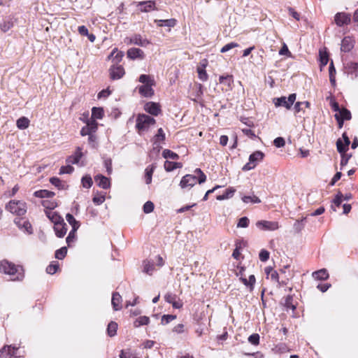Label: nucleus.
I'll return each mask as SVG.
<instances>
[{"instance_id": "obj_1", "label": "nucleus", "mask_w": 358, "mask_h": 358, "mask_svg": "<svg viewBox=\"0 0 358 358\" xmlns=\"http://www.w3.org/2000/svg\"><path fill=\"white\" fill-rule=\"evenodd\" d=\"M195 175L187 174L182 177L180 182L181 188H189L192 187L197 182L199 184L204 182L206 180V176L200 169H196L194 171Z\"/></svg>"}, {"instance_id": "obj_2", "label": "nucleus", "mask_w": 358, "mask_h": 358, "mask_svg": "<svg viewBox=\"0 0 358 358\" xmlns=\"http://www.w3.org/2000/svg\"><path fill=\"white\" fill-rule=\"evenodd\" d=\"M0 271L6 274L13 276V280H20L23 278V274L20 272V271H22V268L17 266L6 260L1 262Z\"/></svg>"}, {"instance_id": "obj_3", "label": "nucleus", "mask_w": 358, "mask_h": 358, "mask_svg": "<svg viewBox=\"0 0 358 358\" xmlns=\"http://www.w3.org/2000/svg\"><path fill=\"white\" fill-rule=\"evenodd\" d=\"M6 210L17 216L25 215L27 210V203L22 200H11L6 206Z\"/></svg>"}, {"instance_id": "obj_4", "label": "nucleus", "mask_w": 358, "mask_h": 358, "mask_svg": "<svg viewBox=\"0 0 358 358\" xmlns=\"http://www.w3.org/2000/svg\"><path fill=\"white\" fill-rule=\"evenodd\" d=\"M155 120L147 115L140 114L136 118V129L140 131H144L147 129L150 124H154Z\"/></svg>"}, {"instance_id": "obj_5", "label": "nucleus", "mask_w": 358, "mask_h": 358, "mask_svg": "<svg viewBox=\"0 0 358 358\" xmlns=\"http://www.w3.org/2000/svg\"><path fill=\"white\" fill-rule=\"evenodd\" d=\"M264 157V154L261 151H255L249 157V162L243 167V171H247L255 169L257 163L261 162Z\"/></svg>"}, {"instance_id": "obj_6", "label": "nucleus", "mask_w": 358, "mask_h": 358, "mask_svg": "<svg viewBox=\"0 0 358 358\" xmlns=\"http://www.w3.org/2000/svg\"><path fill=\"white\" fill-rule=\"evenodd\" d=\"M296 94H291L287 98L285 96L275 98L273 103L276 107L283 106L287 109H290L296 100Z\"/></svg>"}, {"instance_id": "obj_7", "label": "nucleus", "mask_w": 358, "mask_h": 358, "mask_svg": "<svg viewBox=\"0 0 358 358\" xmlns=\"http://www.w3.org/2000/svg\"><path fill=\"white\" fill-rule=\"evenodd\" d=\"M18 348L12 345H6L0 350V358H16L20 357L17 354Z\"/></svg>"}, {"instance_id": "obj_8", "label": "nucleus", "mask_w": 358, "mask_h": 358, "mask_svg": "<svg viewBox=\"0 0 358 358\" xmlns=\"http://www.w3.org/2000/svg\"><path fill=\"white\" fill-rule=\"evenodd\" d=\"M256 226L264 231H275L279 228L278 223L274 221L260 220L257 222Z\"/></svg>"}, {"instance_id": "obj_9", "label": "nucleus", "mask_w": 358, "mask_h": 358, "mask_svg": "<svg viewBox=\"0 0 358 358\" xmlns=\"http://www.w3.org/2000/svg\"><path fill=\"white\" fill-rule=\"evenodd\" d=\"M137 7L141 12L148 13L151 10H157L155 1H139Z\"/></svg>"}, {"instance_id": "obj_10", "label": "nucleus", "mask_w": 358, "mask_h": 358, "mask_svg": "<svg viewBox=\"0 0 358 358\" xmlns=\"http://www.w3.org/2000/svg\"><path fill=\"white\" fill-rule=\"evenodd\" d=\"M336 24L338 27L348 24L350 22V15L346 13H338L334 17Z\"/></svg>"}, {"instance_id": "obj_11", "label": "nucleus", "mask_w": 358, "mask_h": 358, "mask_svg": "<svg viewBox=\"0 0 358 358\" xmlns=\"http://www.w3.org/2000/svg\"><path fill=\"white\" fill-rule=\"evenodd\" d=\"M110 78L117 80L121 78L125 73L124 69L122 66L113 64L109 69Z\"/></svg>"}, {"instance_id": "obj_12", "label": "nucleus", "mask_w": 358, "mask_h": 358, "mask_svg": "<svg viewBox=\"0 0 358 358\" xmlns=\"http://www.w3.org/2000/svg\"><path fill=\"white\" fill-rule=\"evenodd\" d=\"M14 222L18 227L19 229L24 230L28 234L32 233L31 224L28 220L15 218L14 220Z\"/></svg>"}, {"instance_id": "obj_13", "label": "nucleus", "mask_w": 358, "mask_h": 358, "mask_svg": "<svg viewBox=\"0 0 358 358\" xmlns=\"http://www.w3.org/2000/svg\"><path fill=\"white\" fill-rule=\"evenodd\" d=\"M97 185L103 189H107L110 187V179L103 175L99 174L94 177Z\"/></svg>"}, {"instance_id": "obj_14", "label": "nucleus", "mask_w": 358, "mask_h": 358, "mask_svg": "<svg viewBox=\"0 0 358 358\" xmlns=\"http://www.w3.org/2000/svg\"><path fill=\"white\" fill-rule=\"evenodd\" d=\"M129 43L141 47H145L150 44V41L146 38H143L140 34H134L132 36L129 38Z\"/></svg>"}, {"instance_id": "obj_15", "label": "nucleus", "mask_w": 358, "mask_h": 358, "mask_svg": "<svg viewBox=\"0 0 358 358\" xmlns=\"http://www.w3.org/2000/svg\"><path fill=\"white\" fill-rule=\"evenodd\" d=\"M54 230L55 234L59 238H62L66 234L67 227L66 224L64 222V220H61L60 223H55L54 226Z\"/></svg>"}, {"instance_id": "obj_16", "label": "nucleus", "mask_w": 358, "mask_h": 358, "mask_svg": "<svg viewBox=\"0 0 358 358\" xmlns=\"http://www.w3.org/2000/svg\"><path fill=\"white\" fill-rule=\"evenodd\" d=\"M127 57L131 59H143L144 57V52L142 50L136 48H129L127 50Z\"/></svg>"}, {"instance_id": "obj_17", "label": "nucleus", "mask_w": 358, "mask_h": 358, "mask_svg": "<svg viewBox=\"0 0 358 358\" xmlns=\"http://www.w3.org/2000/svg\"><path fill=\"white\" fill-rule=\"evenodd\" d=\"M83 157V152L80 148H77L75 153L69 156L66 159V163L69 164H76L79 162L80 159Z\"/></svg>"}, {"instance_id": "obj_18", "label": "nucleus", "mask_w": 358, "mask_h": 358, "mask_svg": "<svg viewBox=\"0 0 358 358\" xmlns=\"http://www.w3.org/2000/svg\"><path fill=\"white\" fill-rule=\"evenodd\" d=\"M124 56V52L122 51H117V48H115L111 53L108 55V59H112V62L115 65H117L121 62Z\"/></svg>"}, {"instance_id": "obj_19", "label": "nucleus", "mask_w": 358, "mask_h": 358, "mask_svg": "<svg viewBox=\"0 0 358 358\" xmlns=\"http://www.w3.org/2000/svg\"><path fill=\"white\" fill-rule=\"evenodd\" d=\"M145 110L152 115H157L160 112L159 106L154 102H148L145 105Z\"/></svg>"}, {"instance_id": "obj_20", "label": "nucleus", "mask_w": 358, "mask_h": 358, "mask_svg": "<svg viewBox=\"0 0 358 358\" xmlns=\"http://www.w3.org/2000/svg\"><path fill=\"white\" fill-rule=\"evenodd\" d=\"M154 22L157 24L158 27H169V29L172 27H174L177 22L176 20L174 18L168 20H155Z\"/></svg>"}, {"instance_id": "obj_21", "label": "nucleus", "mask_w": 358, "mask_h": 358, "mask_svg": "<svg viewBox=\"0 0 358 358\" xmlns=\"http://www.w3.org/2000/svg\"><path fill=\"white\" fill-rule=\"evenodd\" d=\"M354 47V43L350 37H345L341 41V50L342 52H348Z\"/></svg>"}, {"instance_id": "obj_22", "label": "nucleus", "mask_w": 358, "mask_h": 358, "mask_svg": "<svg viewBox=\"0 0 358 358\" xmlns=\"http://www.w3.org/2000/svg\"><path fill=\"white\" fill-rule=\"evenodd\" d=\"M122 296L118 292L113 294L111 303L114 310H119L122 308Z\"/></svg>"}, {"instance_id": "obj_23", "label": "nucleus", "mask_w": 358, "mask_h": 358, "mask_svg": "<svg viewBox=\"0 0 358 358\" xmlns=\"http://www.w3.org/2000/svg\"><path fill=\"white\" fill-rule=\"evenodd\" d=\"M153 85L149 84V85H143L139 87V93L145 97H150L154 94V90L152 88V86Z\"/></svg>"}, {"instance_id": "obj_24", "label": "nucleus", "mask_w": 358, "mask_h": 358, "mask_svg": "<svg viewBox=\"0 0 358 358\" xmlns=\"http://www.w3.org/2000/svg\"><path fill=\"white\" fill-rule=\"evenodd\" d=\"M157 166L155 164H152L146 167L145 170V183L149 185L152 182V174L156 169Z\"/></svg>"}, {"instance_id": "obj_25", "label": "nucleus", "mask_w": 358, "mask_h": 358, "mask_svg": "<svg viewBox=\"0 0 358 358\" xmlns=\"http://www.w3.org/2000/svg\"><path fill=\"white\" fill-rule=\"evenodd\" d=\"M154 145L156 147L160 148V142H163L165 140V134L162 128H159L157 131V134L155 136Z\"/></svg>"}, {"instance_id": "obj_26", "label": "nucleus", "mask_w": 358, "mask_h": 358, "mask_svg": "<svg viewBox=\"0 0 358 358\" xmlns=\"http://www.w3.org/2000/svg\"><path fill=\"white\" fill-rule=\"evenodd\" d=\"M313 277L317 280H327L329 278V273L325 268L320 269L319 271L313 273Z\"/></svg>"}, {"instance_id": "obj_27", "label": "nucleus", "mask_w": 358, "mask_h": 358, "mask_svg": "<svg viewBox=\"0 0 358 358\" xmlns=\"http://www.w3.org/2000/svg\"><path fill=\"white\" fill-rule=\"evenodd\" d=\"M235 192H236L235 188L229 187L226 189L225 192L223 194L217 196L216 199H217V200H219V201H222L224 199H230L234 196Z\"/></svg>"}, {"instance_id": "obj_28", "label": "nucleus", "mask_w": 358, "mask_h": 358, "mask_svg": "<svg viewBox=\"0 0 358 358\" xmlns=\"http://www.w3.org/2000/svg\"><path fill=\"white\" fill-rule=\"evenodd\" d=\"M320 63L321 69L325 66L329 62V55L326 50H320L319 51Z\"/></svg>"}, {"instance_id": "obj_29", "label": "nucleus", "mask_w": 358, "mask_h": 358, "mask_svg": "<svg viewBox=\"0 0 358 358\" xmlns=\"http://www.w3.org/2000/svg\"><path fill=\"white\" fill-rule=\"evenodd\" d=\"M164 169L166 171L170 172L178 168L182 167V164L179 162H173L170 161H165L164 162Z\"/></svg>"}, {"instance_id": "obj_30", "label": "nucleus", "mask_w": 358, "mask_h": 358, "mask_svg": "<svg viewBox=\"0 0 358 358\" xmlns=\"http://www.w3.org/2000/svg\"><path fill=\"white\" fill-rule=\"evenodd\" d=\"M55 195L53 192L47 190V189H41L38 191H36L34 192V196L38 198H51Z\"/></svg>"}, {"instance_id": "obj_31", "label": "nucleus", "mask_w": 358, "mask_h": 358, "mask_svg": "<svg viewBox=\"0 0 358 358\" xmlns=\"http://www.w3.org/2000/svg\"><path fill=\"white\" fill-rule=\"evenodd\" d=\"M143 272L146 273L148 275H152L153 271H155L154 263L151 262L150 260H145L143 262Z\"/></svg>"}, {"instance_id": "obj_32", "label": "nucleus", "mask_w": 358, "mask_h": 358, "mask_svg": "<svg viewBox=\"0 0 358 358\" xmlns=\"http://www.w3.org/2000/svg\"><path fill=\"white\" fill-rule=\"evenodd\" d=\"M219 81L221 84L224 85L229 88H231V84L233 83V77L232 76L227 75V76H220Z\"/></svg>"}, {"instance_id": "obj_33", "label": "nucleus", "mask_w": 358, "mask_h": 358, "mask_svg": "<svg viewBox=\"0 0 358 358\" xmlns=\"http://www.w3.org/2000/svg\"><path fill=\"white\" fill-rule=\"evenodd\" d=\"M16 124L20 129H24L29 127V120L25 117H22L17 120Z\"/></svg>"}, {"instance_id": "obj_34", "label": "nucleus", "mask_w": 358, "mask_h": 358, "mask_svg": "<svg viewBox=\"0 0 358 358\" xmlns=\"http://www.w3.org/2000/svg\"><path fill=\"white\" fill-rule=\"evenodd\" d=\"M329 80L331 84L334 86L336 85V69L334 66L333 61L331 62L329 67Z\"/></svg>"}, {"instance_id": "obj_35", "label": "nucleus", "mask_w": 358, "mask_h": 358, "mask_svg": "<svg viewBox=\"0 0 358 358\" xmlns=\"http://www.w3.org/2000/svg\"><path fill=\"white\" fill-rule=\"evenodd\" d=\"M103 115V110L101 108L94 107L92 110V120L101 119Z\"/></svg>"}, {"instance_id": "obj_36", "label": "nucleus", "mask_w": 358, "mask_h": 358, "mask_svg": "<svg viewBox=\"0 0 358 358\" xmlns=\"http://www.w3.org/2000/svg\"><path fill=\"white\" fill-rule=\"evenodd\" d=\"M66 221L72 226V228H73L74 230H77L79 228V222L74 218V217L71 214H66Z\"/></svg>"}, {"instance_id": "obj_37", "label": "nucleus", "mask_w": 358, "mask_h": 358, "mask_svg": "<svg viewBox=\"0 0 358 358\" xmlns=\"http://www.w3.org/2000/svg\"><path fill=\"white\" fill-rule=\"evenodd\" d=\"M150 322V319L147 316H141L134 322V327H138L142 325H146Z\"/></svg>"}, {"instance_id": "obj_38", "label": "nucleus", "mask_w": 358, "mask_h": 358, "mask_svg": "<svg viewBox=\"0 0 358 358\" xmlns=\"http://www.w3.org/2000/svg\"><path fill=\"white\" fill-rule=\"evenodd\" d=\"M139 82L143 83L144 85H155V80L151 78L149 75L142 74L140 76Z\"/></svg>"}, {"instance_id": "obj_39", "label": "nucleus", "mask_w": 358, "mask_h": 358, "mask_svg": "<svg viewBox=\"0 0 358 358\" xmlns=\"http://www.w3.org/2000/svg\"><path fill=\"white\" fill-rule=\"evenodd\" d=\"M242 201L245 203H259L261 200L255 195L253 196H244L242 197Z\"/></svg>"}, {"instance_id": "obj_40", "label": "nucleus", "mask_w": 358, "mask_h": 358, "mask_svg": "<svg viewBox=\"0 0 358 358\" xmlns=\"http://www.w3.org/2000/svg\"><path fill=\"white\" fill-rule=\"evenodd\" d=\"M162 156L165 159H178L179 158L178 154L168 149L163 151Z\"/></svg>"}, {"instance_id": "obj_41", "label": "nucleus", "mask_w": 358, "mask_h": 358, "mask_svg": "<svg viewBox=\"0 0 358 358\" xmlns=\"http://www.w3.org/2000/svg\"><path fill=\"white\" fill-rule=\"evenodd\" d=\"M117 324L115 322H111L108 324L107 331L109 336L112 337L116 334Z\"/></svg>"}, {"instance_id": "obj_42", "label": "nucleus", "mask_w": 358, "mask_h": 358, "mask_svg": "<svg viewBox=\"0 0 358 358\" xmlns=\"http://www.w3.org/2000/svg\"><path fill=\"white\" fill-rule=\"evenodd\" d=\"M284 306L287 309H292V310L296 309V306L293 303V297L291 295H288L285 299Z\"/></svg>"}, {"instance_id": "obj_43", "label": "nucleus", "mask_w": 358, "mask_h": 358, "mask_svg": "<svg viewBox=\"0 0 358 358\" xmlns=\"http://www.w3.org/2000/svg\"><path fill=\"white\" fill-rule=\"evenodd\" d=\"M81 182L83 187L85 188H90L93 184V181L90 176H83Z\"/></svg>"}, {"instance_id": "obj_44", "label": "nucleus", "mask_w": 358, "mask_h": 358, "mask_svg": "<svg viewBox=\"0 0 358 358\" xmlns=\"http://www.w3.org/2000/svg\"><path fill=\"white\" fill-rule=\"evenodd\" d=\"M88 144L92 148H96L98 147L97 137L95 134L88 136Z\"/></svg>"}, {"instance_id": "obj_45", "label": "nucleus", "mask_w": 358, "mask_h": 358, "mask_svg": "<svg viewBox=\"0 0 358 358\" xmlns=\"http://www.w3.org/2000/svg\"><path fill=\"white\" fill-rule=\"evenodd\" d=\"M336 147L338 152L341 154H344L348 150V145H345L340 138L336 141Z\"/></svg>"}, {"instance_id": "obj_46", "label": "nucleus", "mask_w": 358, "mask_h": 358, "mask_svg": "<svg viewBox=\"0 0 358 358\" xmlns=\"http://www.w3.org/2000/svg\"><path fill=\"white\" fill-rule=\"evenodd\" d=\"M50 182L52 185L57 187L58 189H64L65 184L58 178H51Z\"/></svg>"}, {"instance_id": "obj_47", "label": "nucleus", "mask_w": 358, "mask_h": 358, "mask_svg": "<svg viewBox=\"0 0 358 358\" xmlns=\"http://www.w3.org/2000/svg\"><path fill=\"white\" fill-rule=\"evenodd\" d=\"M338 114L344 120H350L352 117L350 111L346 108H342Z\"/></svg>"}, {"instance_id": "obj_48", "label": "nucleus", "mask_w": 358, "mask_h": 358, "mask_svg": "<svg viewBox=\"0 0 358 358\" xmlns=\"http://www.w3.org/2000/svg\"><path fill=\"white\" fill-rule=\"evenodd\" d=\"M67 253V248L66 247H62L60 249L56 250L55 252V258L58 259H62L65 257Z\"/></svg>"}, {"instance_id": "obj_49", "label": "nucleus", "mask_w": 358, "mask_h": 358, "mask_svg": "<svg viewBox=\"0 0 358 358\" xmlns=\"http://www.w3.org/2000/svg\"><path fill=\"white\" fill-rule=\"evenodd\" d=\"M87 125L92 134H95L98 129V123L95 120H90L87 122Z\"/></svg>"}, {"instance_id": "obj_50", "label": "nucleus", "mask_w": 358, "mask_h": 358, "mask_svg": "<svg viewBox=\"0 0 358 358\" xmlns=\"http://www.w3.org/2000/svg\"><path fill=\"white\" fill-rule=\"evenodd\" d=\"M250 220L247 217H242L239 219L237 223V227L238 228H246L248 227Z\"/></svg>"}, {"instance_id": "obj_51", "label": "nucleus", "mask_w": 358, "mask_h": 358, "mask_svg": "<svg viewBox=\"0 0 358 358\" xmlns=\"http://www.w3.org/2000/svg\"><path fill=\"white\" fill-rule=\"evenodd\" d=\"M306 220V217H303L301 220L296 221V222L294 224V229H295L296 231L300 232L303 229L304 227L303 222H305Z\"/></svg>"}, {"instance_id": "obj_52", "label": "nucleus", "mask_w": 358, "mask_h": 358, "mask_svg": "<svg viewBox=\"0 0 358 358\" xmlns=\"http://www.w3.org/2000/svg\"><path fill=\"white\" fill-rule=\"evenodd\" d=\"M301 106H304L306 108H309L310 104L308 101L296 102L294 105V110L296 113H299L303 110Z\"/></svg>"}, {"instance_id": "obj_53", "label": "nucleus", "mask_w": 358, "mask_h": 358, "mask_svg": "<svg viewBox=\"0 0 358 358\" xmlns=\"http://www.w3.org/2000/svg\"><path fill=\"white\" fill-rule=\"evenodd\" d=\"M59 268V264L55 262V264H51L46 268V272L49 274H54L57 272Z\"/></svg>"}, {"instance_id": "obj_54", "label": "nucleus", "mask_w": 358, "mask_h": 358, "mask_svg": "<svg viewBox=\"0 0 358 358\" xmlns=\"http://www.w3.org/2000/svg\"><path fill=\"white\" fill-rule=\"evenodd\" d=\"M74 170V168L69 164L66 166H63L59 169V174L71 173Z\"/></svg>"}, {"instance_id": "obj_55", "label": "nucleus", "mask_w": 358, "mask_h": 358, "mask_svg": "<svg viewBox=\"0 0 358 358\" xmlns=\"http://www.w3.org/2000/svg\"><path fill=\"white\" fill-rule=\"evenodd\" d=\"M238 46H239V45L237 43L231 42V43H227L225 45H224L222 48L220 52L224 53V52H226L230 50L232 48H236Z\"/></svg>"}, {"instance_id": "obj_56", "label": "nucleus", "mask_w": 358, "mask_h": 358, "mask_svg": "<svg viewBox=\"0 0 358 358\" xmlns=\"http://www.w3.org/2000/svg\"><path fill=\"white\" fill-rule=\"evenodd\" d=\"M154 203L152 201H147L143 205V212L145 213H150L154 210Z\"/></svg>"}, {"instance_id": "obj_57", "label": "nucleus", "mask_w": 358, "mask_h": 358, "mask_svg": "<svg viewBox=\"0 0 358 358\" xmlns=\"http://www.w3.org/2000/svg\"><path fill=\"white\" fill-rule=\"evenodd\" d=\"M198 76L201 80L206 81L208 79V74L203 68L199 67L197 69Z\"/></svg>"}, {"instance_id": "obj_58", "label": "nucleus", "mask_w": 358, "mask_h": 358, "mask_svg": "<svg viewBox=\"0 0 358 358\" xmlns=\"http://www.w3.org/2000/svg\"><path fill=\"white\" fill-rule=\"evenodd\" d=\"M248 341L255 345H257L259 343V335L258 334H253L248 338Z\"/></svg>"}, {"instance_id": "obj_59", "label": "nucleus", "mask_w": 358, "mask_h": 358, "mask_svg": "<svg viewBox=\"0 0 358 358\" xmlns=\"http://www.w3.org/2000/svg\"><path fill=\"white\" fill-rule=\"evenodd\" d=\"M176 318L173 315H164L162 317V324H166Z\"/></svg>"}, {"instance_id": "obj_60", "label": "nucleus", "mask_w": 358, "mask_h": 358, "mask_svg": "<svg viewBox=\"0 0 358 358\" xmlns=\"http://www.w3.org/2000/svg\"><path fill=\"white\" fill-rule=\"evenodd\" d=\"M269 252L266 250H262L259 252V257L262 262H266L269 259Z\"/></svg>"}, {"instance_id": "obj_61", "label": "nucleus", "mask_w": 358, "mask_h": 358, "mask_svg": "<svg viewBox=\"0 0 358 358\" xmlns=\"http://www.w3.org/2000/svg\"><path fill=\"white\" fill-rule=\"evenodd\" d=\"M104 166L106 169L107 173L110 175L112 173V160L110 159H106L103 162Z\"/></svg>"}, {"instance_id": "obj_62", "label": "nucleus", "mask_w": 358, "mask_h": 358, "mask_svg": "<svg viewBox=\"0 0 358 358\" xmlns=\"http://www.w3.org/2000/svg\"><path fill=\"white\" fill-rule=\"evenodd\" d=\"M273 144L276 148H282L285 145V141L282 137H278L273 141Z\"/></svg>"}, {"instance_id": "obj_63", "label": "nucleus", "mask_w": 358, "mask_h": 358, "mask_svg": "<svg viewBox=\"0 0 358 358\" xmlns=\"http://www.w3.org/2000/svg\"><path fill=\"white\" fill-rule=\"evenodd\" d=\"M48 217L50 218V220L54 222V224H55V223H60L61 222V220H63L59 215H57L56 213H52V215H50V214H48Z\"/></svg>"}, {"instance_id": "obj_64", "label": "nucleus", "mask_w": 358, "mask_h": 358, "mask_svg": "<svg viewBox=\"0 0 358 358\" xmlns=\"http://www.w3.org/2000/svg\"><path fill=\"white\" fill-rule=\"evenodd\" d=\"M343 197V194L341 192H338L336 195L334 199L333 200V203L337 206L339 207L342 203V199Z\"/></svg>"}]
</instances>
